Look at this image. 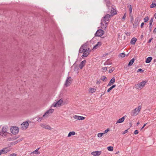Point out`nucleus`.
Here are the masks:
<instances>
[{
    "label": "nucleus",
    "mask_w": 156,
    "mask_h": 156,
    "mask_svg": "<svg viewBox=\"0 0 156 156\" xmlns=\"http://www.w3.org/2000/svg\"><path fill=\"white\" fill-rule=\"evenodd\" d=\"M8 127L7 126H4L2 129V132L0 131V135L3 136H5V133H7Z\"/></svg>",
    "instance_id": "3"
},
{
    "label": "nucleus",
    "mask_w": 156,
    "mask_h": 156,
    "mask_svg": "<svg viewBox=\"0 0 156 156\" xmlns=\"http://www.w3.org/2000/svg\"><path fill=\"white\" fill-rule=\"evenodd\" d=\"M119 56L122 57H124L125 56V54L124 53H122L120 54Z\"/></svg>",
    "instance_id": "35"
},
{
    "label": "nucleus",
    "mask_w": 156,
    "mask_h": 156,
    "mask_svg": "<svg viewBox=\"0 0 156 156\" xmlns=\"http://www.w3.org/2000/svg\"><path fill=\"white\" fill-rule=\"evenodd\" d=\"M115 78L114 77H113L110 81L107 86L108 87L113 84L115 82Z\"/></svg>",
    "instance_id": "18"
},
{
    "label": "nucleus",
    "mask_w": 156,
    "mask_h": 156,
    "mask_svg": "<svg viewBox=\"0 0 156 156\" xmlns=\"http://www.w3.org/2000/svg\"><path fill=\"white\" fill-rule=\"evenodd\" d=\"M129 11V14H131L132 13V7L131 5H129L128 6Z\"/></svg>",
    "instance_id": "30"
},
{
    "label": "nucleus",
    "mask_w": 156,
    "mask_h": 156,
    "mask_svg": "<svg viewBox=\"0 0 156 156\" xmlns=\"http://www.w3.org/2000/svg\"><path fill=\"white\" fill-rule=\"evenodd\" d=\"M104 134V133H98L97 136L98 137H101Z\"/></svg>",
    "instance_id": "33"
},
{
    "label": "nucleus",
    "mask_w": 156,
    "mask_h": 156,
    "mask_svg": "<svg viewBox=\"0 0 156 156\" xmlns=\"http://www.w3.org/2000/svg\"><path fill=\"white\" fill-rule=\"evenodd\" d=\"M40 149V148H38L37 149H36L32 153H33V154H40V152L38 151V150Z\"/></svg>",
    "instance_id": "27"
},
{
    "label": "nucleus",
    "mask_w": 156,
    "mask_h": 156,
    "mask_svg": "<svg viewBox=\"0 0 156 156\" xmlns=\"http://www.w3.org/2000/svg\"><path fill=\"white\" fill-rule=\"evenodd\" d=\"M116 86L115 85H113L112 86H111L110 88H114Z\"/></svg>",
    "instance_id": "53"
},
{
    "label": "nucleus",
    "mask_w": 156,
    "mask_h": 156,
    "mask_svg": "<svg viewBox=\"0 0 156 156\" xmlns=\"http://www.w3.org/2000/svg\"><path fill=\"white\" fill-rule=\"evenodd\" d=\"M155 6H156V2L155 3L154 2H153L152 4L150 5V7L151 8H152Z\"/></svg>",
    "instance_id": "31"
},
{
    "label": "nucleus",
    "mask_w": 156,
    "mask_h": 156,
    "mask_svg": "<svg viewBox=\"0 0 156 156\" xmlns=\"http://www.w3.org/2000/svg\"><path fill=\"white\" fill-rule=\"evenodd\" d=\"M86 60H84L83 61H82L80 64L79 65V67L81 69H82L83 67H84L85 66V63H86Z\"/></svg>",
    "instance_id": "16"
},
{
    "label": "nucleus",
    "mask_w": 156,
    "mask_h": 156,
    "mask_svg": "<svg viewBox=\"0 0 156 156\" xmlns=\"http://www.w3.org/2000/svg\"><path fill=\"white\" fill-rule=\"evenodd\" d=\"M110 17L111 15L107 14L102 18L101 23V26L102 29L105 30L109 22Z\"/></svg>",
    "instance_id": "1"
},
{
    "label": "nucleus",
    "mask_w": 156,
    "mask_h": 156,
    "mask_svg": "<svg viewBox=\"0 0 156 156\" xmlns=\"http://www.w3.org/2000/svg\"><path fill=\"white\" fill-rule=\"evenodd\" d=\"M107 70V68L106 67H103L102 68V71L104 72L106 71Z\"/></svg>",
    "instance_id": "37"
},
{
    "label": "nucleus",
    "mask_w": 156,
    "mask_h": 156,
    "mask_svg": "<svg viewBox=\"0 0 156 156\" xmlns=\"http://www.w3.org/2000/svg\"><path fill=\"white\" fill-rule=\"evenodd\" d=\"M128 132V129H126L122 133V134H124L126 133H127Z\"/></svg>",
    "instance_id": "44"
},
{
    "label": "nucleus",
    "mask_w": 156,
    "mask_h": 156,
    "mask_svg": "<svg viewBox=\"0 0 156 156\" xmlns=\"http://www.w3.org/2000/svg\"><path fill=\"white\" fill-rule=\"evenodd\" d=\"M106 77L105 76H103V78H102L101 80L103 81H105L106 79Z\"/></svg>",
    "instance_id": "46"
},
{
    "label": "nucleus",
    "mask_w": 156,
    "mask_h": 156,
    "mask_svg": "<svg viewBox=\"0 0 156 156\" xmlns=\"http://www.w3.org/2000/svg\"><path fill=\"white\" fill-rule=\"evenodd\" d=\"M100 83V82L99 81H98L97 82V83L98 84H99Z\"/></svg>",
    "instance_id": "57"
},
{
    "label": "nucleus",
    "mask_w": 156,
    "mask_h": 156,
    "mask_svg": "<svg viewBox=\"0 0 156 156\" xmlns=\"http://www.w3.org/2000/svg\"><path fill=\"white\" fill-rule=\"evenodd\" d=\"M140 72V73H143L144 72V70H142L141 69H138L137 70V72Z\"/></svg>",
    "instance_id": "39"
},
{
    "label": "nucleus",
    "mask_w": 156,
    "mask_h": 156,
    "mask_svg": "<svg viewBox=\"0 0 156 156\" xmlns=\"http://www.w3.org/2000/svg\"><path fill=\"white\" fill-rule=\"evenodd\" d=\"M146 82V81H143L139 83L138 85L139 87H143L145 85Z\"/></svg>",
    "instance_id": "20"
},
{
    "label": "nucleus",
    "mask_w": 156,
    "mask_h": 156,
    "mask_svg": "<svg viewBox=\"0 0 156 156\" xmlns=\"http://www.w3.org/2000/svg\"><path fill=\"white\" fill-rule=\"evenodd\" d=\"M96 88H90V89L89 90V93H93L95 92L96 91Z\"/></svg>",
    "instance_id": "25"
},
{
    "label": "nucleus",
    "mask_w": 156,
    "mask_h": 156,
    "mask_svg": "<svg viewBox=\"0 0 156 156\" xmlns=\"http://www.w3.org/2000/svg\"><path fill=\"white\" fill-rule=\"evenodd\" d=\"M153 32H154V33H156V28H155L154 29V31H153Z\"/></svg>",
    "instance_id": "54"
},
{
    "label": "nucleus",
    "mask_w": 156,
    "mask_h": 156,
    "mask_svg": "<svg viewBox=\"0 0 156 156\" xmlns=\"http://www.w3.org/2000/svg\"><path fill=\"white\" fill-rule=\"evenodd\" d=\"M139 124V122H138L137 124V125Z\"/></svg>",
    "instance_id": "62"
},
{
    "label": "nucleus",
    "mask_w": 156,
    "mask_h": 156,
    "mask_svg": "<svg viewBox=\"0 0 156 156\" xmlns=\"http://www.w3.org/2000/svg\"><path fill=\"white\" fill-rule=\"evenodd\" d=\"M10 151V149L9 147H7L4 148L0 150V155L2 154H6Z\"/></svg>",
    "instance_id": "7"
},
{
    "label": "nucleus",
    "mask_w": 156,
    "mask_h": 156,
    "mask_svg": "<svg viewBox=\"0 0 156 156\" xmlns=\"http://www.w3.org/2000/svg\"><path fill=\"white\" fill-rule=\"evenodd\" d=\"M87 45L86 43L84 44L83 45H82L80 48L79 50V53H82L84 51V50L86 49H85L87 48Z\"/></svg>",
    "instance_id": "9"
},
{
    "label": "nucleus",
    "mask_w": 156,
    "mask_h": 156,
    "mask_svg": "<svg viewBox=\"0 0 156 156\" xmlns=\"http://www.w3.org/2000/svg\"><path fill=\"white\" fill-rule=\"evenodd\" d=\"M134 60L135 59L134 58H133L131 60L129 63L128 66H132L133 64Z\"/></svg>",
    "instance_id": "24"
},
{
    "label": "nucleus",
    "mask_w": 156,
    "mask_h": 156,
    "mask_svg": "<svg viewBox=\"0 0 156 156\" xmlns=\"http://www.w3.org/2000/svg\"><path fill=\"white\" fill-rule=\"evenodd\" d=\"M154 17L156 19V13L154 14Z\"/></svg>",
    "instance_id": "56"
},
{
    "label": "nucleus",
    "mask_w": 156,
    "mask_h": 156,
    "mask_svg": "<svg viewBox=\"0 0 156 156\" xmlns=\"http://www.w3.org/2000/svg\"><path fill=\"white\" fill-rule=\"evenodd\" d=\"M54 111V110L52 109H50L49 110L47 111L44 114L43 116V117H47L48 116V114L50 113H52Z\"/></svg>",
    "instance_id": "12"
},
{
    "label": "nucleus",
    "mask_w": 156,
    "mask_h": 156,
    "mask_svg": "<svg viewBox=\"0 0 156 156\" xmlns=\"http://www.w3.org/2000/svg\"><path fill=\"white\" fill-rule=\"evenodd\" d=\"M42 119H43L42 117H39V118H38V119L37 120L38 122H40L41 121V120Z\"/></svg>",
    "instance_id": "42"
},
{
    "label": "nucleus",
    "mask_w": 156,
    "mask_h": 156,
    "mask_svg": "<svg viewBox=\"0 0 156 156\" xmlns=\"http://www.w3.org/2000/svg\"><path fill=\"white\" fill-rule=\"evenodd\" d=\"M99 46L97 44H96L95 45H94L93 48V49H97L98 48V47H99Z\"/></svg>",
    "instance_id": "40"
},
{
    "label": "nucleus",
    "mask_w": 156,
    "mask_h": 156,
    "mask_svg": "<svg viewBox=\"0 0 156 156\" xmlns=\"http://www.w3.org/2000/svg\"><path fill=\"white\" fill-rule=\"evenodd\" d=\"M141 107V106H139L137 108H135L132 112V115L133 116L137 115L140 111Z\"/></svg>",
    "instance_id": "2"
},
{
    "label": "nucleus",
    "mask_w": 156,
    "mask_h": 156,
    "mask_svg": "<svg viewBox=\"0 0 156 156\" xmlns=\"http://www.w3.org/2000/svg\"><path fill=\"white\" fill-rule=\"evenodd\" d=\"M107 149L109 151H112L113 150V147L112 146H109L107 147Z\"/></svg>",
    "instance_id": "32"
},
{
    "label": "nucleus",
    "mask_w": 156,
    "mask_h": 156,
    "mask_svg": "<svg viewBox=\"0 0 156 156\" xmlns=\"http://www.w3.org/2000/svg\"><path fill=\"white\" fill-rule=\"evenodd\" d=\"M144 21L145 23L146 22V17H145L144 18Z\"/></svg>",
    "instance_id": "55"
},
{
    "label": "nucleus",
    "mask_w": 156,
    "mask_h": 156,
    "mask_svg": "<svg viewBox=\"0 0 156 156\" xmlns=\"http://www.w3.org/2000/svg\"><path fill=\"white\" fill-rule=\"evenodd\" d=\"M133 20V16L131 17L130 21L131 22H132Z\"/></svg>",
    "instance_id": "50"
},
{
    "label": "nucleus",
    "mask_w": 156,
    "mask_h": 156,
    "mask_svg": "<svg viewBox=\"0 0 156 156\" xmlns=\"http://www.w3.org/2000/svg\"><path fill=\"white\" fill-rule=\"evenodd\" d=\"M153 20H154V18L152 17L151 19V20L150 21V23H149L150 25H149V28L150 29V31H151V28L152 27V24L153 22Z\"/></svg>",
    "instance_id": "19"
},
{
    "label": "nucleus",
    "mask_w": 156,
    "mask_h": 156,
    "mask_svg": "<svg viewBox=\"0 0 156 156\" xmlns=\"http://www.w3.org/2000/svg\"><path fill=\"white\" fill-rule=\"evenodd\" d=\"M16 154H12L10 155V156H16Z\"/></svg>",
    "instance_id": "51"
},
{
    "label": "nucleus",
    "mask_w": 156,
    "mask_h": 156,
    "mask_svg": "<svg viewBox=\"0 0 156 156\" xmlns=\"http://www.w3.org/2000/svg\"><path fill=\"white\" fill-rule=\"evenodd\" d=\"M22 140L21 139H18L17 140H16V141L12 142L11 143V144L12 145H15L18 142H20V141H21Z\"/></svg>",
    "instance_id": "26"
},
{
    "label": "nucleus",
    "mask_w": 156,
    "mask_h": 156,
    "mask_svg": "<svg viewBox=\"0 0 156 156\" xmlns=\"http://www.w3.org/2000/svg\"><path fill=\"white\" fill-rule=\"evenodd\" d=\"M106 5L107 7H109L110 5V2L109 1H107L106 2Z\"/></svg>",
    "instance_id": "34"
},
{
    "label": "nucleus",
    "mask_w": 156,
    "mask_h": 156,
    "mask_svg": "<svg viewBox=\"0 0 156 156\" xmlns=\"http://www.w3.org/2000/svg\"><path fill=\"white\" fill-rule=\"evenodd\" d=\"M137 41V39L136 38L133 37L132 38L130 41V43L132 44H134Z\"/></svg>",
    "instance_id": "22"
},
{
    "label": "nucleus",
    "mask_w": 156,
    "mask_h": 156,
    "mask_svg": "<svg viewBox=\"0 0 156 156\" xmlns=\"http://www.w3.org/2000/svg\"><path fill=\"white\" fill-rule=\"evenodd\" d=\"M101 153V151H93L91 153L92 155L94 156H98Z\"/></svg>",
    "instance_id": "14"
},
{
    "label": "nucleus",
    "mask_w": 156,
    "mask_h": 156,
    "mask_svg": "<svg viewBox=\"0 0 156 156\" xmlns=\"http://www.w3.org/2000/svg\"><path fill=\"white\" fill-rule=\"evenodd\" d=\"M145 62H146V59L145 60Z\"/></svg>",
    "instance_id": "63"
},
{
    "label": "nucleus",
    "mask_w": 156,
    "mask_h": 156,
    "mask_svg": "<svg viewBox=\"0 0 156 156\" xmlns=\"http://www.w3.org/2000/svg\"><path fill=\"white\" fill-rule=\"evenodd\" d=\"M146 125V123H145V124H144V125H143V126L142 127V128H141V129H140V130H142V129L144 128V126H145Z\"/></svg>",
    "instance_id": "47"
},
{
    "label": "nucleus",
    "mask_w": 156,
    "mask_h": 156,
    "mask_svg": "<svg viewBox=\"0 0 156 156\" xmlns=\"http://www.w3.org/2000/svg\"><path fill=\"white\" fill-rule=\"evenodd\" d=\"M104 33V31L103 30L100 29L98 30L95 33L96 36L100 37L102 36Z\"/></svg>",
    "instance_id": "8"
},
{
    "label": "nucleus",
    "mask_w": 156,
    "mask_h": 156,
    "mask_svg": "<svg viewBox=\"0 0 156 156\" xmlns=\"http://www.w3.org/2000/svg\"><path fill=\"white\" fill-rule=\"evenodd\" d=\"M72 82V78L71 77H68L66 80L65 83V86L67 87L69 86Z\"/></svg>",
    "instance_id": "4"
},
{
    "label": "nucleus",
    "mask_w": 156,
    "mask_h": 156,
    "mask_svg": "<svg viewBox=\"0 0 156 156\" xmlns=\"http://www.w3.org/2000/svg\"><path fill=\"white\" fill-rule=\"evenodd\" d=\"M126 17V13H125L122 19V21H124L125 20Z\"/></svg>",
    "instance_id": "36"
},
{
    "label": "nucleus",
    "mask_w": 156,
    "mask_h": 156,
    "mask_svg": "<svg viewBox=\"0 0 156 156\" xmlns=\"http://www.w3.org/2000/svg\"><path fill=\"white\" fill-rule=\"evenodd\" d=\"M73 118L79 120H83L85 118V117L83 116H78L77 115H75L73 116Z\"/></svg>",
    "instance_id": "15"
},
{
    "label": "nucleus",
    "mask_w": 156,
    "mask_h": 156,
    "mask_svg": "<svg viewBox=\"0 0 156 156\" xmlns=\"http://www.w3.org/2000/svg\"><path fill=\"white\" fill-rule=\"evenodd\" d=\"M144 23H141V26H140V27L141 28H142L143 27V26L144 25Z\"/></svg>",
    "instance_id": "49"
},
{
    "label": "nucleus",
    "mask_w": 156,
    "mask_h": 156,
    "mask_svg": "<svg viewBox=\"0 0 156 156\" xmlns=\"http://www.w3.org/2000/svg\"><path fill=\"white\" fill-rule=\"evenodd\" d=\"M124 119L125 117L123 116L121 118L119 119V120H118L116 123V124L118 123H121L122 122L124 121Z\"/></svg>",
    "instance_id": "21"
},
{
    "label": "nucleus",
    "mask_w": 156,
    "mask_h": 156,
    "mask_svg": "<svg viewBox=\"0 0 156 156\" xmlns=\"http://www.w3.org/2000/svg\"><path fill=\"white\" fill-rule=\"evenodd\" d=\"M109 129L108 128L107 129H106V130H105L104 132V133H104V134H105V133H107L108 131H109Z\"/></svg>",
    "instance_id": "41"
},
{
    "label": "nucleus",
    "mask_w": 156,
    "mask_h": 156,
    "mask_svg": "<svg viewBox=\"0 0 156 156\" xmlns=\"http://www.w3.org/2000/svg\"><path fill=\"white\" fill-rule=\"evenodd\" d=\"M75 134V133L74 131L70 132L68 135V137H69L72 135H74Z\"/></svg>",
    "instance_id": "28"
},
{
    "label": "nucleus",
    "mask_w": 156,
    "mask_h": 156,
    "mask_svg": "<svg viewBox=\"0 0 156 156\" xmlns=\"http://www.w3.org/2000/svg\"><path fill=\"white\" fill-rule=\"evenodd\" d=\"M63 101L61 99L58 101L56 103L53 104V105L54 107H57L60 106L62 103L63 102Z\"/></svg>",
    "instance_id": "13"
},
{
    "label": "nucleus",
    "mask_w": 156,
    "mask_h": 156,
    "mask_svg": "<svg viewBox=\"0 0 156 156\" xmlns=\"http://www.w3.org/2000/svg\"><path fill=\"white\" fill-rule=\"evenodd\" d=\"M115 70V68L114 67H112L111 69H110L109 70V73H112L114 70Z\"/></svg>",
    "instance_id": "38"
},
{
    "label": "nucleus",
    "mask_w": 156,
    "mask_h": 156,
    "mask_svg": "<svg viewBox=\"0 0 156 156\" xmlns=\"http://www.w3.org/2000/svg\"><path fill=\"white\" fill-rule=\"evenodd\" d=\"M90 49L89 48L86 49L83 52V55L81 56L83 58V57H86L87 56L90 52Z\"/></svg>",
    "instance_id": "5"
},
{
    "label": "nucleus",
    "mask_w": 156,
    "mask_h": 156,
    "mask_svg": "<svg viewBox=\"0 0 156 156\" xmlns=\"http://www.w3.org/2000/svg\"><path fill=\"white\" fill-rule=\"evenodd\" d=\"M103 94H102L101 96V97H102V96L103 95Z\"/></svg>",
    "instance_id": "61"
},
{
    "label": "nucleus",
    "mask_w": 156,
    "mask_h": 156,
    "mask_svg": "<svg viewBox=\"0 0 156 156\" xmlns=\"http://www.w3.org/2000/svg\"><path fill=\"white\" fill-rule=\"evenodd\" d=\"M152 59V58L151 57H149L147 58V63H150Z\"/></svg>",
    "instance_id": "29"
},
{
    "label": "nucleus",
    "mask_w": 156,
    "mask_h": 156,
    "mask_svg": "<svg viewBox=\"0 0 156 156\" xmlns=\"http://www.w3.org/2000/svg\"><path fill=\"white\" fill-rule=\"evenodd\" d=\"M11 132L13 134H17L19 132L18 128L16 126H13L11 128Z\"/></svg>",
    "instance_id": "6"
},
{
    "label": "nucleus",
    "mask_w": 156,
    "mask_h": 156,
    "mask_svg": "<svg viewBox=\"0 0 156 156\" xmlns=\"http://www.w3.org/2000/svg\"><path fill=\"white\" fill-rule=\"evenodd\" d=\"M104 64L105 65H107V64H106V63H104Z\"/></svg>",
    "instance_id": "59"
},
{
    "label": "nucleus",
    "mask_w": 156,
    "mask_h": 156,
    "mask_svg": "<svg viewBox=\"0 0 156 156\" xmlns=\"http://www.w3.org/2000/svg\"><path fill=\"white\" fill-rule=\"evenodd\" d=\"M112 88H108L107 90V92H109L112 89Z\"/></svg>",
    "instance_id": "52"
},
{
    "label": "nucleus",
    "mask_w": 156,
    "mask_h": 156,
    "mask_svg": "<svg viewBox=\"0 0 156 156\" xmlns=\"http://www.w3.org/2000/svg\"><path fill=\"white\" fill-rule=\"evenodd\" d=\"M143 35H141V38H142V37H143Z\"/></svg>",
    "instance_id": "60"
},
{
    "label": "nucleus",
    "mask_w": 156,
    "mask_h": 156,
    "mask_svg": "<svg viewBox=\"0 0 156 156\" xmlns=\"http://www.w3.org/2000/svg\"><path fill=\"white\" fill-rule=\"evenodd\" d=\"M148 20H149L148 17V16H147V21Z\"/></svg>",
    "instance_id": "58"
},
{
    "label": "nucleus",
    "mask_w": 156,
    "mask_h": 156,
    "mask_svg": "<svg viewBox=\"0 0 156 156\" xmlns=\"http://www.w3.org/2000/svg\"><path fill=\"white\" fill-rule=\"evenodd\" d=\"M111 15H114L116 14V10L113 8H112L111 11L110 12Z\"/></svg>",
    "instance_id": "23"
},
{
    "label": "nucleus",
    "mask_w": 156,
    "mask_h": 156,
    "mask_svg": "<svg viewBox=\"0 0 156 156\" xmlns=\"http://www.w3.org/2000/svg\"><path fill=\"white\" fill-rule=\"evenodd\" d=\"M138 133L139 132L138 130H136L134 131V134L136 135L138 134Z\"/></svg>",
    "instance_id": "43"
},
{
    "label": "nucleus",
    "mask_w": 156,
    "mask_h": 156,
    "mask_svg": "<svg viewBox=\"0 0 156 156\" xmlns=\"http://www.w3.org/2000/svg\"><path fill=\"white\" fill-rule=\"evenodd\" d=\"M40 126L43 128L50 130L51 129V127L49 125L44 123H41L40 125Z\"/></svg>",
    "instance_id": "11"
},
{
    "label": "nucleus",
    "mask_w": 156,
    "mask_h": 156,
    "mask_svg": "<svg viewBox=\"0 0 156 156\" xmlns=\"http://www.w3.org/2000/svg\"><path fill=\"white\" fill-rule=\"evenodd\" d=\"M139 21L140 20L139 18H137L135 19L133 25V28H136L137 27L139 24Z\"/></svg>",
    "instance_id": "10"
},
{
    "label": "nucleus",
    "mask_w": 156,
    "mask_h": 156,
    "mask_svg": "<svg viewBox=\"0 0 156 156\" xmlns=\"http://www.w3.org/2000/svg\"><path fill=\"white\" fill-rule=\"evenodd\" d=\"M153 39V38H151L150 39H149V40L148 41V43H150L151 42L152 40Z\"/></svg>",
    "instance_id": "48"
},
{
    "label": "nucleus",
    "mask_w": 156,
    "mask_h": 156,
    "mask_svg": "<svg viewBox=\"0 0 156 156\" xmlns=\"http://www.w3.org/2000/svg\"><path fill=\"white\" fill-rule=\"evenodd\" d=\"M97 44L99 46H100L101 45V43L100 42H98Z\"/></svg>",
    "instance_id": "45"
},
{
    "label": "nucleus",
    "mask_w": 156,
    "mask_h": 156,
    "mask_svg": "<svg viewBox=\"0 0 156 156\" xmlns=\"http://www.w3.org/2000/svg\"><path fill=\"white\" fill-rule=\"evenodd\" d=\"M28 126L29 123L28 122H25L23 123L22 127H23V128H25V129H27L28 128Z\"/></svg>",
    "instance_id": "17"
},
{
    "label": "nucleus",
    "mask_w": 156,
    "mask_h": 156,
    "mask_svg": "<svg viewBox=\"0 0 156 156\" xmlns=\"http://www.w3.org/2000/svg\"><path fill=\"white\" fill-rule=\"evenodd\" d=\"M18 137H16V138H15V139H17Z\"/></svg>",
    "instance_id": "64"
}]
</instances>
